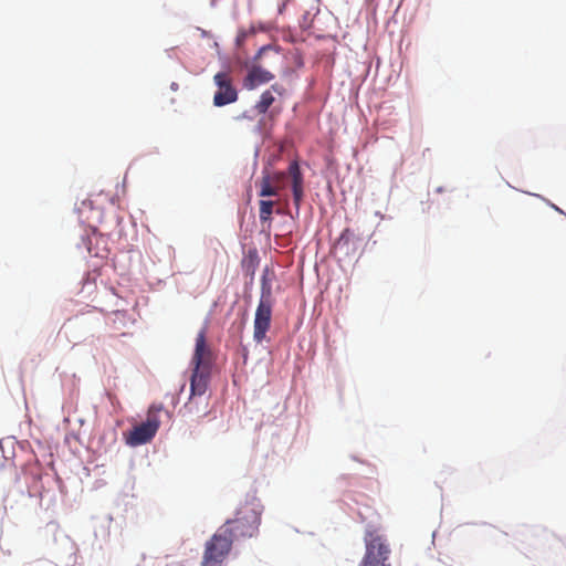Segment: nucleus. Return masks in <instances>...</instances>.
<instances>
[{"label": "nucleus", "instance_id": "1", "mask_svg": "<svg viewBox=\"0 0 566 566\" xmlns=\"http://www.w3.org/2000/svg\"><path fill=\"white\" fill-rule=\"evenodd\" d=\"M212 364V354L206 342V331L201 329L196 337L195 353L191 358L192 374L190 377V399L185 408L192 412L195 397H201L208 389Z\"/></svg>", "mask_w": 566, "mask_h": 566}, {"label": "nucleus", "instance_id": "2", "mask_svg": "<svg viewBox=\"0 0 566 566\" xmlns=\"http://www.w3.org/2000/svg\"><path fill=\"white\" fill-rule=\"evenodd\" d=\"M262 505L255 497L247 500L237 510L235 517L228 520L222 526H228V533L233 539L253 537L259 532Z\"/></svg>", "mask_w": 566, "mask_h": 566}, {"label": "nucleus", "instance_id": "3", "mask_svg": "<svg viewBox=\"0 0 566 566\" xmlns=\"http://www.w3.org/2000/svg\"><path fill=\"white\" fill-rule=\"evenodd\" d=\"M365 554L360 566H391L390 543L380 528L369 525L364 534Z\"/></svg>", "mask_w": 566, "mask_h": 566}, {"label": "nucleus", "instance_id": "4", "mask_svg": "<svg viewBox=\"0 0 566 566\" xmlns=\"http://www.w3.org/2000/svg\"><path fill=\"white\" fill-rule=\"evenodd\" d=\"M272 289L266 276L263 275L261 281V296L255 311L253 338L256 343L265 339L266 333L271 326L272 318Z\"/></svg>", "mask_w": 566, "mask_h": 566}, {"label": "nucleus", "instance_id": "5", "mask_svg": "<svg viewBox=\"0 0 566 566\" xmlns=\"http://www.w3.org/2000/svg\"><path fill=\"white\" fill-rule=\"evenodd\" d=\"M229 532L228 526H221L206 543L202 566H220L224 562L234 541Z\"/></svg>", "mask_w": 566, "mask_h": 566}, {"label": "nucleus", "instance_id": "6", "mask_svg": "<svg viewBox=\"0 0 566 566\" xmlns=\"http://www.w3.org/2000/svg\"><path fill=\"white\" fill-rule=\"evenodd\" d=\"M161 410V406H151L148 410L146 421L132 429L126 437V443L136 447L149 442L158 431L160 424L158 412Z\"/></svg>", "mask_w": 566, "mask_h": 566}, {"label": "nucleus", "instance_id": "7", "mask_svg": "<svg viewBox=\"0 0 566 566\" xmlns=\"http://www.w3.org/2000/svg\"><path fill=\"white\" fill-rule=\"evenodd\" d=\"M287 176L291 178L292 182L293 201L298 210L304 197V178L297 160L291 161L286 171L269 172L270 179H273L274 185H280L281 190L285 186V179Z\"/></svg>", "mask_w": 566, "mask_h": 566}, {"label": "nucleus", "instance_id": "8", "mask_svg": "<svg viewBox=\"0 0 566 566\" xmlns=\"http://www.w3.org/2000/svg\"><path fill=\"white\" fill-rule=\"evenodd\" d=\"M218 91L213 96V104L218 107L234 103L238 99V92L231 84L228 73L219 72L213 77Z\"/></svg>", "mask_w": 566, "mask_h": 566}, {"label": "nucleus", "instance_id": "9", "mask_svg": "<svg viewBox=\"0 0 566 566\" xmlns=\"http://www.w3.org/2000/svg\"><path fill=\"white\" fill-rule=\"evenodd\" d=\"M274 77L275 76L273 73L263 69L261 65L253 64L249 69L248 73L243 80V86L247 90L252 91V90L259 87L260 85L270 83Z\"/></svg>", "mask_w": 566, "mask_h": 566}, {"label": "nucleus", "instance_id": "10", "mask_svg": "<svg viewBox=\"0 0 566 566\" xmlns=\"http://www.w3.org/2000/svg\"><path fill=\"white\" fill-rule=\"evenodd\" d=\"M274 93L282 96L285 93V88L281 84H272L269 90H265L261 96L260 99L254 105V109L258 114H265L269 108L273 105L275 102Z\"/></svg>", "mask_w": 566, "mask_h": 566}, {"label": "nucleus", "instance_id": "11", "mask_svg": "<svg viewBox=\"0 0 566 566\" xmlns=\"http://www.w3.org/2000/svg\"><path fill=\"white\" fill-rule=\"evenodd\" d=\"M281 191L280 185H274L273 179H270L269 172L264 171L260 181V197L277 196Z\"/></svg>", "mask_w": 566, "mask_h": 566}, {"label": "nucleus", "instance_id": "12", "mask_svg": "<svg viewBox=\"0 0 566 566\" xmlns=\"http://www.w3.org/2000/svg\"><path fill=\"white\" fill-rule=\"evenodd\" d=\"M275 201L273 200H261L260 201V210L259 217L261 222H268L272 220V213Z\"/></svg>", "mask_w": 566, "mask_h": 566}, {"label": "nucleus", "instance_id": "13", "mask_svg": "<svg viewBox=\"0 0 566 566\" xmlns=\"http://www.w3.org/2000/svg\"><path fill=\"white\" fill-rule=\"evenodd\" d=\"M353 237H354L353 231H350V229L346 228L340 233V235L336 242V247H342V245L348 244L350 242V240L353 239Z\"/></svg>", "mask_w": 566, "mask_h": 566}, {"label": "nucleus", "instance_id": "14", "mask_svg": "<svg viewBox=\"0 0 566 566\" xmlns=\"http://www.w3.org/2000/svg\"><path fill=\"white\" fill-rule=\"evenodd\" d=\"M266 50H268V46H263V48H261V49H260V51L258 52L256 59H258V57H259L263 52H265Z\"/></svg>", "mask_w": 566, "mask_h": 566}]
</instances>
